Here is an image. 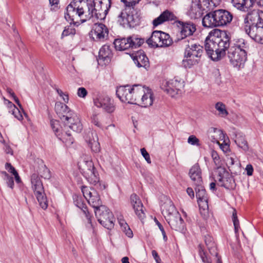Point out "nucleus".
<instances>
[{
	"label": "nucleus",
	"mask_w": 263,
	"mask_h": 263,
	"mask_svg": "<svg viewBox=\"0 0 263 263\" xmlns=\"http://www.w3.org/2000/svg\"><path fill=\"white\" fill-rule=\"evenodd\" d=\"M202 184H199L195 185L196 186L195 191L197 200H204L205 199L208 198L206 191Z\"/></svg>",
	"instance_id": "nucleus-39"
},
{
	"label": "nucleus",
	"mask_w": 263,
	"mask_h": 263,
	"mask_svg": "<svg viewBox=\"0 0 263 263\" xmlns=\"http://www.w3.org/2000/svg\"><path fill=\"white\" fill-rule=\"evenodd\" d=\"M116 95L123 102L131 104L133 100V90L129 85L121 86L117 88Z\"/></svg>",
	"instance_id": "nucleus-17"
},
{
	"label": "nucleus",
	"mask_w": 263,
	"mask_h": 263,
	"mask_svg": "<svg viewBox=\"0 0 263 263\" xmlns=\"http://www.w3.org/2000/svg\"><path fill=\"white\" fill-rule=\"evenodd\" d=\"M2 174L4 175V179L5 180L7 185L11 189H13L14 186L13 178L10 176L6 172H3Z\"/></svg>",
	"instance_id": "nucleus-51"
},
{
	"label": "nucleus",
	"mask_w": 263,
	"mask_h": 263,
	"mask_svg": "<svg viewBox=\"0 0 263 263\" xmlns=\"http://www.w3.org/2000/svg\"><path fill=\"white\" fill-rule=\"evenodd\" d=\"M197 202L199 206L200 214L203 216L204 218H206L208 215V198L204 199L197 200Z\"/></svg>",
	"instance_id": "nucleus-37"
},
{
	"label": "nucleus",
	"mask_w": 263,
	"mask_h": 263,
	"mask_svg": "<svg viewBox=\"0 0 263 263\" xmlns=\"http://www.w3.org/2000/svg\"><path fill=\"white\" fill-rule=\"evenodd\" d=\"M233 18V14L226 9H218L207 13L202 18L204 27H223L230 24Z\"/></svg>",
	"instance_id": "nucleus-4"
},
{
	"label": "nucleus",
	"mask_w": 263,
	"mask_h": 263,
	"mask_svg": "<svg viewBox=\"0 0 263 263\" xmlns=\"http://www.w3.org/2000/svg\"><path fill=\"white\" fill-rule=\"evenodd\" d=\"M131 57L137 67L145 68L149 67L148 59L143 50H139L133 53Z\"/></svg>",
	"instance_id": "nucleus-20"
},
{
	"label": "nucleus",
	"mask_w": 263,
	"mask_h": 263,
	"mask_svg": "<svg viewBox=\"0 0 263 263\" xmlns=\"http://www.w3.org/2000/svg\"><path fill=\"white\" fill-rule=\"evenodd\" d=\"M81 188L83 196L87 201L88 199H90L92 196L96 195L98 193L94 189L85 185H82Z\"/></svg>",
	"instance_id": "nucleus-40"
},
{
	"label": "nucleus",
	"mask_w": 263,
	"mask_h": 263,
	"mask_svg": "<svg viewBox=\"0 0 263 263\" xmlns=\"http://www.w3.org/2000/svg\"><path fill=\"white\" fill-rule=\"evenodd\" d=\"M199 249V254L204 263H211L210 259L208 258L205 252L204 251L202 246L200 245L198 246ZM217 263H222V261H221L219 258L217 260Z\"/></svg>",
	"instance_id": "nucleus-47"
},
{
	"label": "nucleus",
	"mask_w": 263,
	"mask_h": 263,
	"mask_svg": "<svg viewBox=\"0 0 263 263\" xmlns=\"http://www.w3.org/2000/svg\"><path fill=\"white\" fill-rule=\"evenodd\" d=\"M166 220L172 229L178 231H183L184 230L185 223L179 213L167 216Z\"/></svg>",
	"instance_id": "nucleus-18"
},
{
	"label": "nucleus",
	"mask_w": 263,
	"mask_h": 263,
	"mask_svg": "<svg viewBox=\"0 0 263 263\" xmlns=\"http://www.w3.org/2000/svg\"><path fill=\"white\" fill-rule=\"evenodd\" d=\"M31 182L34 193H37L38 191L43 192V190H44L42 182L37 174L34 173L31 175Z\"/></svg>",
	"instance_id": "nucleus-30"
},
{
	"label": "nucleus",
	"mask_w": 263,
	"mask_h": 263,
	"mask_svg": "<svg viewBox=\"0 0 263 263\" xmlns=\"http://www.w3.org/2000/svg\"><path fill=\"white\" fill-rule=\"evenodd\" d=\"M221 0H203L202 3L205 8L206 11H208L218 6Z\"/></svg>",
	"instance_id": "nucleus-41"
},
{
	"label": "nucleus",
	"mask_w": 263,
	"mask_h": 263,
	"mask_svg": "<svg viewBox=\"0 0 263 263\" xmlns=\"http://www.w3.org/2000/svg\"><path fill=\"white\" fill-rule=\"evenodd\" d=\"M162 212L166 215V218H167V216L175 215L179 213L171 200L165 202L162 206Z\"/></svg>",
	"instance_id": "nucleus-33"
},
{
	"label": "nucleus",
	"mask_w": 263,
	"mask_h": 263,
	"mask_svg": "<svg viewBox=\"0 0 263 263\" xmlns=\"http://www.w3.org/2000/svg\"><path fill=\"white\" fill-rule=\"evenodd\" d=\"M254 40L256 42L263 44V24L262 25H259L257 36H255Z\"/></svg>",
	"instance_id": "nucleus-50"
},
{
	"label": "nucleus",
	"mask_w": 263,
	"mask_h": 263,
	"mask_svg": "<svg viewBox=\"0 0 263 263\" xmlns=\"http://www.w3.org/2000/svg\"><path fill=\"white\" fill-rule=\"evenodd\" d=\"M215 107L219 111V115L221 117H226L229 114L225 104L221 102L216 103Z\"/></svg>",
	"instance_id": "nucleus-44"
},
{
	"label": "nucleus",
	"mask_w": 263,
	"mask_h": 263,
	"mask_svg": "<svg viewBox=\"0 0 263 263\" xmlns=\"http://www.w3.org/2000/svg\"><path fill=\"white\" fill-rule=\"evenodd\" d=\"M256 0H232L233 6L240 10L246 11L252 7Z\"/></svg>",
	"instance_id": "nucleus-28"
},
{
	"label": "nucleus",
	"mask_w": 263,
	"mask_h": 263,
	"mask_svg": "<svg viewBox=\"0 0 263 263\" xmlns=\"http://www.w3.org/2000/svg\"><path fill=\"white\" fill-rule=\"evenodd\" d=\"M184 87V81L179 78L175 77L166 82L162 89L171 97H173L178 93L181 88Z\"/></svg>",
	"instance_id": "nucleus-13"
},
{
	"label": "nucleus",
	"mask_w": 263,
	"mask_h": 263,
	"mask_svg": "<svg viewBox=\"0 0 263 263\" xmlns=\"http://www.w3.org/2000/svg\"><path fill=\"white\" fill-rule=\"evenodd\" d=\"M89 139H86L87 142L89 146L91 149V151L95 153H98L100 150V144L98 142V138L96 134L92 133H90V135H89Z\"/></svg>",
	"instance_id": "nucleus-31"
},
{
	"label": "nucleus",
	"mask_w": 263,
	"mask_h": 263,
	"mask_svg": "<svg viewBox=\"0 0 263 263\" xmlns=\"http://www.w3.org/2000/svg\"><path fill=\"white\" fill-rule=\"evenodd\" d=\"M76 202L77 206L83 211L87 217L88 222L91 223V217L89 215V213L87 210V207L85 204L82 202L81 200H77Z\"/></svg>",
	"instance_id": "nucleus-45"
},
{
	"label": "nucleus",
	"mask_w": 263,
	"mask_h": 263,
	"mask_svg": "<svg viewBox=\"0 0 263 263\" xmlns=\"http://www.w3.org/2000/svg\"><path fill=\"white\" fill-rule=\"evenodd\" d=\"M132 49H136L140 47L144 43V39L140 37L138 35L133 34L129 36Z\"/></svg>",
	"instance_id": "nucleus-35"
},
{
	"label": "nucleus",
	"mask_w": 263,
	"mask_h": 263,
	"mask_svg": "<svg viewBox=\"0 0 263 263\" xmlns=\"http://www.w3.org/2000/svg\"><path fill=\"white\" fill-rule=\"evenodd\" d=\"M41 176L44 179H49L51 177L50 171V170L46 166V165H44L41 166Z\"/></svg>",
	"instance_id": "nucleus-53"
},
{
	"label": "nucleus",
	"mask_w": 263,
	"mask_h": 263,
	"mask_svg": "<svg viewBox=\"0 0 263 263\" xmlns=\"http://www.w3.org/2000/svg\"><path fill=\"white\" fill-rule=\"evenodd\" d=\"M133 100L131 104H137L143 107L153 104V98L151 89L140 85H134L132 87Z\"/></svg>",
	"instance_id": "nucleus-6"
},
{
	"label": "nucleus",
	"mask_w": 263,
	"mask_h": 263,
	"mask_svg": "<svg viewBox=\"0 0 263 263\" xmlns=\"http://www.w3.org/2000/svg\"><path fill=\"white\" fill-rule=\"evenodd\" d=\"M122 231L125 233V235L129 238H132L133 236V233L129 227L127 226L126 227L123 228Z\"/></svg>",
	"instance_id": "nucleus-63"
},
{
	"label": "nucleus",
	"mask_w": 263,
	"mask_h": 263,
	"mask_svg": "<svg viewBox=\"0 0 263 263\" xmlns=\"http://www.w3.org/2000/svg\"><path fill=\"white\" fill-rule=\"evenodd\" d=\"M122 11L118 16V22L120 25L124 27H134L139 23V18L138 16L133 14V8H129V11Z\"/></svg>",
	"instance_id": "nucleus-10"
},
{
	"label": "nucleus",
	"mask_w": 263,
	"mask_h": 263,
	"mask_svg": "<svg viewBox=\"0 0 263 263\" xmlns=\"http://www.w3.org/2000/svg\"><path fill=\"white\" fill-rule=\"evenodd\" d=\"M55 111L65 125L77 133L81 132L83 126L79 116L72 111L66 104L61 102H56Z\"/></svg>",
	"instance_id": "nucleus-3"
},
{
	"label": "nucleus",
	"mask_w": 263,
	"mask_h": 263,
	"mask_svg": "<svg viewBox=\"0 0 263 263\" xmlns=\"http://www.w3.org/2000/svg\"><path fill=\"white\" fill-rule=\"evenodd\" d=\"M95 213L98 221L104 228L108 230L114 228L115 218L107 207L105 205L100 206L95 210Z\"/></svg>",
	"instance_id": "nucleus-9"
},
{
	"label": "nucleus",
	"mask_w": 263,
	"mask_h": 263,
	"mask_svg": "<svg viewBox=\"0 0 263 263\" xmlns=\"http://www.w3.org/2000/svg\"><path fill=\"white\" fill-rule=\"evenodd\" d=\"M130 203L135 211L136 214L142 220L145 217V213L143 211V204L139 197L133 194L130 196Z\"/></svg>",
	"instance_id": "nucleus-21"
},
{
	"label": "nucleus",
	"mask_w": 263,
	"mask_h": 263,
	"mask_svg": "<svg viewBox=\"0 0 263 263\" xmlns=\"http://www.w3.org/2000/svg\"><path fill=\"white\" fill-rule=\"evenodd\" d=\"M187 142L193 145L200 146L199 140L194 135L189 136L187 139Z\"/></svg>",
	"instance_id": "nucleus-54"
},
{
	"label": "nucleus",
	"mask_w": 263,
	"mask_h": 263,
	"mask_svg": "<svg viewBox=\"0 0 263 263\" xmlns=\"http://www.w3.org/2000/svg\"><path fill=\"white\" fill-rule=\"evenodd\" d=\"M259 28V25H246L245 28L246 32L254 40L255 36H257V32Z\"/></svg>",
	"instance_id": "nucleus-43"
},
{
	"label": "nucleus",
	"mask_w": 263,
	"mask_h": 263,
	"mask_svg": "<svg viewBox=\"0 0 263 263\" xmlns=\"http://www.w3.org/2000/svg\"><path fill=\"white\" fill-rule=\"evenodd\" d=\"M174 14L172 12L166 10L153 20V25L154 27H157L165 22L174 20Z\"/></svg>",
	"instance_id": "nucleus-23"
},
{
	"label": "nucleus",
	"mask_w": 263,
	"mask_h": 263,
	"mask_svg": "<svg viewBox=\"0 0 263 263\" xmlns=\"http://www.w3.org/2000/svg\"><path fill=\"white\" fill-rule=\"evenodd\" d=\"M232 221L234 226L235 232L237 233L240 228L239 222L237 216V212L235 209H233L232 212Z\"/></svg>",
	"instance_id": "nucleus-49"
},
{
	"label": "nucleus",
	"mask_w": 263,
	"mask_h": 263,
	"mask_svg": "<svg viewBox=\"0 0 263 263\" xmlns=\"http://www.w3.org/2000/svg\"><path fill=\"white\" fill-rule=\"evenodd\" d=\"M76 34V29L71 25L67 26L65 27L62 34V37L66 36L69 35H74Z\"/></svg>",
	"instance_id": "nucleus-52"
},
{
	"label": "nucleus",
	"mask_w": 263,
	"mask_h": 263,
	"mask_svg": "<svg viewBox=\"0 0 263 263\" xmlns=\"http://www.w3.org/2000/svg\"><path fill=\"white\" fill-rule=\"evenodd\" d=\"M215 181H217L218 185L227 189H233L235 186L233 177L224 168H220L218 170Z\"/></svg>",
	"instance_id": "nucleus-11"
},
{
	"label": "nucleus",
	"mask_w": 263,
	"mask_h": 263,
	"mask_svg": "<svg viewBox=\"0 0 263 263\" xmlns=\"http://www.w3.org/2000/svg\"><path fill=\"white\" fill-rule=\"evenodd\" d=\"M244 22L248 26L262 25L263 12L258 9H254L248 12L245 18Z\"/></svg>",
	"instance_id": "nucleus-15"
},
{
	"label": "nucleus",
	"mask_w": 263,
	"mask_h": 263,
	"mask_svg": "<svg viewBox=\"0 0 263 263\" xmlns=\"http://www.w3.org/2000/svg\"><path fill=\"white\" fill-rule=\"evenodd\" d=\"M59 139L65 142L66 145H70L74 141V139L72 137L71 133L69 132H64L61 133V135L58 137Z\"/></svg>",
	"instance_id": "nucleus-42"
},
{
	"label": "nucleus",
	"mask_w": 263,
	"mask_h": 263,
	"mask_svg": "<svg viewBox=\"0 0 263 263\" xmlns=\"http://www.w3.org/2000/svg\"><path fill=\"white\" fill-rule=\"evenodd\" d=\"M56 91L58 95L61 97L65 102H68L69 100L68 95L62 91V90L57 88Z\"/></svg>",
	"instance_id": "nucleus-59"
},
{
	"label": "nucleus",
	"mask_w": 263,
	"mask_h": 263,
	"mask_svg": "<svg viewBox=\"0 0 263 263\" xmlns=\"http://www.w3.org/2000/svg\"><path fill=\"white\" fill-rule=\"evenodd\" d=\"M83 176L90 184L94 185H99L101 190L105 188L104 185L103 186L101 185L99 174L96 168Z\"/></svg>",
	"instance_id": "nucleus-25"
},
{
	"label": "nucleus",
	"mask_w": 263,
	"mask_h": 263,
	"mask_svg": "<svg viewBox=\"0 0 263 263\" xmlns=\"http://www.w3.org/2000/svg\"><path fill=\"white\" fill-rule=\"evenodd\" d=\"M111 0H100L98 2H91L89 4L90 18L95 17L98 20H103L106 17L111 6Z\"/></svg>",
	"instance_id": "nucleus-7"
},
{
	"label": "nucleus",
	"mask_w": 263,
	"mask_h": 263,
	"mask_svg": "<svg viewBox=\"0 0 263 263\" xmlns=\"http://www.w3.org/2000/svg\"><path fill=\"white\" fill-rule=\"evenodd\" d=\"M50 126L53 132L58 137L61 135V133H63L61 129V127L58 121L51 120L50 121Z\"/></svg>",
	"instance_id": "nucleus-46"
},
{
	"label": "nucleus",
	"mask_w": 263,
	"mask_h": 263,
	"mask_svg": "<svg viewBox=\"0 0 263 263\" xmlns=\"http://www.w3.org/2000/svg\"><path fill=\"white\" fill-rule=\"evenodd\" d=\"M204 241L210 254L217 258V261L218 258L221 261V259L218 257L216 245L213 238L210 235L205 236Z\"/></svg>",
	"instance_id": "nucleus-32"
},
{
	"label": "nucleus",
	"mask_w": 263,
	"mask_h": 263,
	"mask_svg": "<svg viewBox=\"0 0 263 263\" xmlns=\"http://www.w3.org/2000/svg\"><path fill=\"white\" fill-rule=\"evenodd\" d=\"M91 122L98 127H101V124L99 122V118L96 114L93 115L91 117Z\"/></svg>",
	"instance_id": "nucleus-61"
},
{
	"label": "nucleus",
	"mask_w": 263,
	"mask_h": 263,
	"mask_svg": "<svg viewBox=\"0 0 263 263\" xmlns=\"http://www.w3.org/2000/svg\"><path fill=\"white\" fill-rule=\"evenodd\" d=\"M126 6L130 7L138 3L140 0H121Z\"/></svg>",
	"instance_id": "nucleus-62"
},
{
	"label": "nucleus",
	"mask_w": 263,
	"mask_h": 263,
	"mask_svg": "<svg viewBox=\"0 0 263 263\" xmlns=\"http://www.w3.org/2000/svg\"><path fill=\"white\" fill-rule=\"evenodd\" d=\"M88 0H75L71 2L66 8L65 18L71 21L74 25L78 26L90 19L91 15L89 12L90 3Z\"/></svg>",
	"instance_id": "nucleus-2"
},
{
	"label": "nucleus",
	"mask_w": 263,
	"mask_h": 263,
	"mask_svg": "<svg viewBox=\"0 0 263 263\" xmlns=\"http://www.w3.org/2000/svg\"><path fill=\"white\" fill-rule=\"evenodd\" d=\"M193 40L189 39L183 41L182 45L185 46V50L182 65L186 68H191L197 64L203 53V47L199 44L193 43Z\"/></svg>",
	"instance_id": "nucleus-5"
},
{
	"label": "nucleus",
	"mask_w": 263,
	"mask_h": 263,
	"mask_svg": "<svg viewBox=\"0 0 263 263\" xmlns=\"http://www.w3.org/2000/svg\"><path fill=\"white\" fill-rule=\"evenodd\" d=\"M213 142H216L219 144V140H223L224 139V135L222 131L219 129L211 127L208 130Z\"/></svg>",
	"instance_id": "nucleus-29"
},
{
	"label": "nucleus",
	"mask_w": 263,
	"mask_h": 263,
	"mask_svg": "<svg viewBox=\"0 0 263 263\" xmlns=\"http://www.w3.org/2000/svg\"><path fill=\"white\" fill-rule=\"evenodd\" d=\"M10 112H12V114L18 120L21 121L23 119V116L21 113L20 110L17 107H14V109H12L10 111Z\"/></svg>",
	"instance_id": "nucleus-55"
},
{
	"label": "nucleus",
	"mask_w": 263,
	"mask_h": 263,
	"mask_svg": "<svg viewBox=\"0 0 263 263\" xmlns=\"http://www.w3.org/2000/svg\"><path fill=\"white\" fill-rule=\"evenodd\" d=\"M36 17L40 21L43 20L45 17L44 11L43 10L37 11Z\"/></svg>",
	"instance_id": "nucleus-64"
},
{
	"label": "nucleus",
	"mask_w": 263,
	"mask_h": 263,
	"mask_svg": "<svg viewBox=\"0 0 263 263\" xmlns=\"http://www.w3.org/2000/svg\"><path fill=\"white\" fill-rule=\"evenodd\" d=\"M93 103L95 106L98 107H101L106 112L112 113L116 109V106L114 104V101L108 96L101 94L98 95L93 99Z\"/></svg>",
	"instance_id": "nucleus-12"
},
{
	"label": "nucleus",
	"mask_w": 263,
	"mask_h": 263,
	"mask_svg": "<svg viewBox=\"0 0 263 263\" xmlns=\"http://www.w3.org/2000/svg\"><path fill=\"white\" fill-rule=\"evenodd\" d=\"M141 152L142 155L144 158V159H145L146 162L148 163H149V164L151 163V158H150L149 155L147 153V152L146 151L145 148H141Z\"/></svg>",
	"instance_id": "nucleus-58"
},
{
	"label": "nucleus",
	"mask_w": 263,
	"mask_h": 263,
	"mask_svg": "<svg viewBox=\"0 0 263 263\" xmlns=\"http://www.w3.org/2000/svg\"><path fill=\"white\" fill-rule=\"evenodd\" d=\"M49 4L51 6V10L52 11H57L60 8L59 0H49Z\"/></svg>",
	"instance_id": "nucleus-56"
},
{
	"label": "nucleus",
	"mask_w": 263,
	"mask_h": 263,
	"mask_svg": "<svg viewBox=\"0 0 263 263\" xmlns=\"http://www.w3.org/2000/svg\"><path fill=\"white\" fill-rule=\"evenodd\" d=\"M235 142L239 147L241 148L245 151L249 149L248 142L246 141L245 136L240 134L236 135Z\"/></svg>",
	"instance_id": "nucleus-36"
},
{
	"label": "nucleus",
	"mask_w": 263,
	"mask_h": 263,
	"mask_svg": "<svg viewBox=\"0 0 263 263\" xmlns=\"http://www.w3.org/2000/svg\"><path fill=\"white\" fill-rule=\"evenodd\" d=\"M189 175L194 185L202 184V172L198 163H196L190 168Z\"/></svg>",
	"instance_id": "nucleus-22"
},
{
	"label": "nucleus",
	"mask_w": 263,
	"mask_h": 263,
	"mask_svg": "<svg viewBox=\"0 0 263 263\" xmlns=\"http://www.w3.org/2000/svg\"><path fill=\"white\" fill-rule=\"evenodd\" d=\"M211 155L214 163H215V165L217 167L218 170H219L220 168H221V165H222V163L219 155L218 154L217 152H216L214 150H212L211 151Z\"/></svg>",
	"instance_id": "nucleus-48"
},
{
	"label": "nucleus",
	"mask_w": 263,
	"mask_h": 263,
	"mask_svg": "<svg viewBox=\"0 0 263 263\" xmlns=\"http://www.w3.org/2000/svg\"><path fill=\"white\" fill-rule=\"evenodd\" d=\"M200 0H192L191 5L187 12V14L192 19H196L200 17L203 11H205L204 6L200 4Z\"/></svg>",
	"instance_id": "nucleus-16"
},
{
	"label": "nucleus",
	"mask_w": 263,
	"mask_h": 263,
	"mask_svg": "<svg viewBox=\"0 0 263 263\" xmlns=\"http://www.w3.org/2000/svg\"><path fill=\"white\" fill-rule=\"evenodd\" d=\"M88 92L87 90L84 87H80L78 89L77 95L79 97L85 98Z\"/></svg>",
	"instance_id": "nucleus-60"
},
{
	"label": "nucleus",
	"mask_w": 263,
	"mask_h": 263,
	"mask_svg": "<svg viewBox=\"0 0 263 263\" xmlns=\"http://www.w3.org/2000/svg\"><path fill=\"white\" fill-rule=\"evenodd\" d=\"M88 202L95 209V210L99 209L100 206H104L102 204V201L98 193L96 195L91 197L90 199H88Z\"/></svg>",
	"instance_id": "nucleus-38"
},
{
	"label": "nucleus",
	"mask_w": 263,
	"mask_h": 263,
	"mask_svg": "<svg viewBox=\"0 0 263 263\" xmlns=\"http://www.w3.org/2000/svg\"><path fill=\"white\" fill-rule=\"evenodd\" d=\"M93 39L98 41H104L108 36V29L103 24H95Z\"/></svg>",
	"instance_id": "nucleus-19"
},
{
	"label": "nucleus",
	"mask_w": 263,
	"mask_h": 263,
	"mask_svg": "<svg viewBox=\"0 0 263 263\" xmlns=\"http://www.w3.org/2000/svg\"><path fill=\"white\" fill-rule=\"evenodd\" d=\"M34 195L41 208L43 210L46 209L48 207V200L44 190H43V192L38 191L37 193H34Z\"/></svg>",
	"instance_id": "nucleus-34"
},
{
	"label": "nucleus",
	"mask_w": 263,
	"mask_h": 263,
	"mask_svg": "<svg viewBox=\"0 0 263 263\" xmlns=\"http://www.w3.org/2000/svg\"><path fill=\"white\" fill-rule=\"evenodd\" d=\"M146 42L149 46L156 48L168 47L173 43L168 34L157 30L153 31Z\"/></svg>",
	"instance_id": "nucleus-8"
},
{
	"label": "nucleus",
	"mask_w": 263,
	"mask_h": 263,
	"mask_svg": "<svg viewBox=\"0 0 263 263\" xmlns=\"http://www.w3.org/2000/svg\"><path fill=\"white\" fill-rule=\"evenodd\" d=\"M220 149L225 153L228 154L230 152V146L228 144L223 141V143L218 144Z\"/></svg>",
	"instance_id": "nucleus-57"
},
{
	"label": "nucleus",
	"mask_w": 263,
	"mask_h": 263,
	"mask_svg": "<svg viewBox=\"0 0 263 263\" xmlns=\"http://www.w3.org/2000/svg\"><path fill=\"white\" fill-rule=\"evenodd\" d=\"M112 57V51L110 46L104 45L100 49L99 52V58L100 60H102L104 64L108 63Z\"/></svg>",
	"instance_id": "nucleus-24"
},
{
	"label": "nucleus",
	"mask_w": 263,
	"mask_h": 263,
	"mask_svg": "<svg viewBox=\"0 0 263 263\" xmlns=\"http://www.w3.org/2000/svg\"><path fill=\"white\" fill-rule=\"evenodd\" d=\"M115 48L116 50L119 51L125 50L128 49H132L129 36L125 38L115 39L114 42Z\"/></svg>",
	"instance_id": "nucleus-26"
},
{
	"label": "nucleus",
	"mask_w": 263,
	"mask_h": 263,
	"mask_svg": "<svg viewBox=\"0 0 263 263\" xmlns=\"http://www.w3.org/2000/svg\"><path fill=\"white\" fill-rule=\"evenodd\" d=\"M78 165L83 175L88 174V173L96 168L92 161L89 159L87 160L83 159L79 162Z\"/></svg>",
	"instance_id": "nucleus-27"
},
{
	"label": "nucleus",
	"mask_w": 263,
	"mask_h": 263,
	"mask_svg": "<svg viewBox=\"0 0 263 263\" xmlns=\"http://www.w3.org/2000/svg\"><path fill=\"white\" fill-rule=\"evenodd\" d=\"M230 37L226 31L218 29L212 30L205 40L206 53L211 60L217 61L226 55V51L228 50V57L232 64L234 67L242 68L247 60V43L240 39L230 46Z\"/></svg>",
	"instance_id": "nucleus-1"
},
{
	"label": "nucleus",
	"mask_w": 263,
	"mask_h": 263,
	"mask_svg": "<svg viewBox=\"0 0 263 263\" xmlns=\"http://www.w3.org/2000/svg\"><path fill=\"white\" fill-rule=\"evenodd\" d=\"M178 27L180 28V39H178L180 40L181 44H183V40L189 39L193 40L190 36L193 34L196 31V28L195 25L191 22H183L179 21Z\"/></svg>",
	"instance_id": "nucleus-14"
}]
</instances>
